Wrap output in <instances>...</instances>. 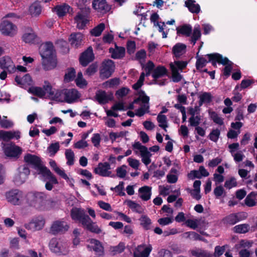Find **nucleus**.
<instances>
[{
    "label": "nucleus",
    "mask_w": 257,
    "mask_h": 257,
    "mask_svg": "<svg viewBox=\"0 0 257 257\" xmlns=\"http://www.w3.org/2000/svg\"><path fill=\"white\" fill-rule=\"evenodd\" d=\"M40 53L45 69H52L56 66L55 51L52 43L47 42L42 44L40 47Z\"/></svg>",
    "instance_id": "1"
},
{
    "label": "nucleus",
    "mask_w": 257,
    "mask_h": 257,
    "mask_svg": "<svg viewBox=\"0 0 257 257\" xmlns=\"http://www.w3.org/2000/svg\"><path fill=\"white\" fill-rule=\"evenodd\" d=\"M24 159L26 163L32 166L33 168L37 170L39 174L49 177L52 181L56 182L55 176L49 169L42 165V161L39 157L34 155L28 154L25 156Z\"/></svg>",
    "instance_id": "2"
},
{
    "label": "nucleus",
    "mask_w": 257,
    "mask_h": 257,
    "mask_svg": "<svg viewBox=\"0 0 257 257\" xmlns=\"http://www.w3.org/2000/svg\"><path fill=\"white\" fill-rule=\"evenodd\" d=\"M26 198L27 203L37 209H43L46 205V195L43 192H29Z\"/></svg>",
    "instance_id": "3"
},
{
    "label": "nucleus",
    "mask_w": 257,
    "mask_h": 257,
    "mask_svg": "<svg viewBox=\"0 0 257 257\" xmlns=\"http://www.w3.org/2000/svg\"><path fill=\"white\" fill-rule=\"evenodd\" d=\"M167 75L168 70L164 66L160 65L157 66L152 73L153 80L151 84H157L160 86L165 85L167 82V80L163 78L167 76Z\"/></svg>",
    "instance_id": "4"
},
{
    "label": "nucleus",
    "mask_w": 257,
    "mask_h": 257,
    "mask_svg": "<svg viewBox=\"0 0 257 257\" xmlns=\"http://www.w3.org/2000/svg\"><path fill=\"white\" fill-rule=\"evenodd\" d=\"M90 12V9L89 7L85 6L80 8V11L77 13L74 18L77 28L79 29L84 28L89 22Z\"/></svg>",
    "instance_id": "5"
},
{
    "label": "nucleus",
    "mask_w": 257,
    "mask_h": 257,
    "mask_svg": "<svg viewBox=\"0 0 257 257\" xmlns=\"http://www.w3.org/2000/svg\"><path fill=\"white\" fill-rule=\"evenodd\" d=\"M69 223L63 219L53 221L50 228L49 233L52 235L63 234L68 231Z\"/></svg>",
    "instance_id": "6"
},
{
    "label": "nucleus",
    "mask_w": 257,
    "mask_h": 257,
    "mask_svg": "<svg viewBox=\"0 0 257 257\" xmlns=\"http://www.w3.org/2000/svg\"><path fill=\"white\" fill-rule=\"evenodd\" d=\"M59 93L60 99L58 100H62L63 99L68 103L75 102L80 97L78 91L75 89H65L60 90Z\"/></svg>",
    "instance_id": "7"
},
{
    "label": "nucleus",
    "mask_w": 257,
    "mask_h": 257,
    "mask_svg": "<svg viewBox=\"0 0 257 257\" xmlns=\"http://www.w3.org/2000/svg\"><path fill=\"white\" fill-rule=\"evenodd\" d=\"M6 196L8 201L15 205L21 204L24 198L23 192L18 189L10 190L6 193Z\"/></svg>",
    "instance_id": "8"
},
{
    "label": "nucleus",
    "mask_w": 257,
    "mask_h": 257,
    "mask_svg": "<svg viewBox=\"0 0 257 257\" xmlns=\"http://www.w3.org/2000/svg\"><path fill=\"white\" fill-rule=\"evenodd\" d=\"M4 152L7 157L17 159L21 155L22 149L14 143H11L4 145Z\"/></svg>",
    "instance_id": "9"
},
{
    "label": "nucleus",
    "mask_w": 257,
    "mask_h": 257,
    "mask_svg": "<svg viewBox=\"0 0 257 257\" xmlns=\"http://www.w3.org/2000/svg\"><path fill=\"white\" fill-rule=\"evenodd\" d=\"M114 63L112 60H105L103 61L100 69V77L103 79L108 78L114 72Z\"/></svg>",
    "instance_id": "10"
},
{
    "label": "nucleus",
    "mask_w": 257,
    "mask_h": 257,
    "mask_svg": "<svg viewBox=\"0 0 257 257\" xmlns=\"http://www.w3.org/2000/svg\"><path fill=\"white\" fill-rule=\"evenodd\" d=\"M30 173V170L26 165L19 167L18 169V172L14 177L15 182L18 185L23 184L27 179Z\"/></svg>",
    "instance_id": "11"
},
{
    "label": "nucleus",
    "mask_w": 257,
    "mask_h": 257,
    "mask_svg": "<svg viewBox=\"0 0 257 257\" xmlns=\"http://www.w3.org/2000/svg\"><path fill=\"white\" fill-rule=\"evenodd\" d=\"M72 219L75 221H79L82 225L89 216L86 214L84 209L81 208L73 207L70 212Z\"/></svg>",
    "instance_id": "12"
},
{
    "label": "nucleus",
    "mask_w": 257,
    "mask_h": 257,
    "mask_svg": "<svg viewBox=\"0 0 257 257\" xmlns=\"http://www.w3.org/2000/svg\"><path fill=\"white\" fill-rule=\"evenodd\" d=\"M49 248L52 252L55 253H63L66 250V244L60 239L53 238L49 242Z\"/></svg>",
    "instance_id": "13"
},
{
    "label": "nucleus",
    "mask_w": 257,
    "mask_h": 257,
    "mask_svg": "<svg viewBox=\"0 0 257 257\" xmlns=\"http://www.w3.org/2000/svg\"><path fill=\"white\" fill-rule=\"evenodd\" d=\"M1 33L6 36H13L16 34L17 27L11 22L4 20L0 25Z\"/></svg>",
    "instance_id": "14"
},
{
    "label": "nucleus",
    "mask_w": 257,
    "mask_h": 257,
    "mask_svg": "<svg viewBox=\"0 0 257 257\" xmlns=\"http://www.w3.org/2000/svg\"><path fill=\"white\" fill-rule=\"evenodd\" d=\"M149 100V97L145 94V92L143 90H140L139 92V97L134 100V103H138L141 101L142 103L140 108L149 112L150 108Z\"/></svg>",
    "instance_id": "15"
},
{
    "label": "nucleus",
    "mask_w": 257,
    "mask_h": 257,
    "mask_svg": "<svg viewBox=\"0 0 257 257\" xmlns=\"http://www.w3.org/2000/svg\"><path fill=\"white\" fill-rule=\"evenodd\" d=\"M0 67L4 70H7L10 73L15 72L16 68L12 60L8 56H4L0 58Z\"/></svg>",
    "instance_id": "16"
},
{
    "label": "nucleus",
    "mask_w": 257,
    "mask_h": 257,
    "mask_svg": "<svg viewBox=\"0 0 257 257\" xmlns=\"http://www.w3.org/2000/svg\"><path fill=\"white\" fill-rule=\"evenodd\" d=\"M110 169V165L108 163H99L94 168V172L102 177H108L111 174V171H109Z\"/></svg>",
    "instance_id": "17"
},
{
    "label": "nucleus",
    "mask_w": 257,
    "mask_h": 257,
    "mask_svg": "<svg viewBox=\"0 0 257 257\" xmlns=\"http://www.w3.org/2000/svg\"><path fill=\"white\" fill-rule=\"evenodd\" d=\"M206 56L208 58V61L212 63V65L216 67V63L221 64L222 65H226L229 61L227 58H223L222 56L219 53H213L207 54Z\"/></svg>",
    "instance_id": "18"
},
{
    "label": "nucleus",
    "mask_w": 257,
    "mask_h": 257,
    "mask_svg": "<svg viewBox=\"0 0 257 257\" xmlns=\"http://www.w3.org/2000/svg\"><path fill=\"white\" fill-rule=\"evenodd\" d=\"M88 242L87 247L89 250H93L97 255L101 256L103 255V247L99 240L95 239H91L88 241Z\"/></svg>",
    "instance_id": "19"
},
{
    "label": "nucleus",
    "mask_w": 257,
    "mask_h": 257,
    "mask_svg": "<svg viewBox=\"0 0 257 257\" xmlns=\"http://www.w3.org/2000/svg\"><path fill=\"white\" fill-rule=\"evenodd\" d=\"M94 55L91 47H89L87 49L82 53L80 58V63L83 66H86L88 63L92 61L94 59Z\"/></svg>",
    "instance_id": "20"
},
{
    "label": "nucleus",
    "mask_w": 257,
    "mask_h": 257,
    "mask_svg": "<svg viewBox=\"0 0 257 257\" xmlns=\"http://www.w3.org/2000/svg\"><path fill=\"white\" fill-rule=\"evenodd\" d=\"M42 88L45 91L46 94H48L49 98L54 100H58L60 99V90L54 91L51 84L47 81H44V84Z\"/></svg>",
    "instance_id": "21"
},
{
    "label": "nucleus",
    "mask_w": 257,
    "mask_h": 257,
    "mask_svg": "<svg viewBox=\"0 0 257 257\" xmlns=\"http://www.w3.org/2000/svg\"><path fill=\"white\" fill-rule=\"evenodd\" d=\"M21 137V132L19 131H0V140L8 142L11 139H20Z\"/></svg>",
    "instance_id": "22"
},
{
    "label": "nucleus",
    "mask_w": 257,
    "mask_h": 257,
    "mask_svg": "<svg viewBox=\"0 0 257 257\" xmlns=\"http://www.w3.org/2000/svg\"><path fill=\"white\" fill-rule=\"evenodd\" d=\"M82 226L84 229L94 233L99 234L102 232L100 227L97 225L96 222H93L90 217Z\"/></svg>",
    "instance_id": "23"
},
{
    "label": "nucleus",
    "mask_w": 257,
    "mask_h": 257,
    "mask_svg": "<svg viewBox=\"0 0 257 257\" xmlns=\"http://www.w3.org/2000/svg\"><path fill=\"white\" fill-rule=\"evenodd\" d=\"M242 219L241 213H231L224 217L222 222L225 225H233Z\"/></svg>",
    "instance_id": "24"
},
{
    "label": "nucleus",
    "mask_w": 257,
    "mask_h": 257,
    "mask_svg": "<svg viewBox=\"0 0 257 257\" xmlns=\"http://www.w3.org/2000/svg\"><path fill=\"white\" fill-rule=\"evenodd\" d=\"M109 52L111 54V57L114 59H120L125 56V50L123 47H119L115 44V48H110Z\"/></svg>",
    "instance_id": "25"
},
{
    "label": "nucleus",
    "mask_w": 257,
    "mask_h": 257,
    "mask_svg": "<svg viewBox=\"0 0 257 257\" xmlns=\"http://www.w3.org/2000/svg\"><path fill=\"white\" fill-rule=\"evenodd\" d=\"M92 7L95 10L101 13H105L109 11L110 9L105 0H93Z\"/></svg>",
    "instance_id": "26"
},
{
    "label": "nucleus",
    "mask_w": 257,
    "mask_h": 257,
    "mask_svg": "<svg viewBox=\"0 0 257 257\" xmlns=\"http://www.w3.org/2000/svg\"><path fill=\"white\" fill-rule=\"evenodd\" d=\"M152 249L151 245L147 247L144 245H139L134 252V257H148Z\"/></svg>",
    "instance_id": "27"
},
{
    "label": "nucleus",
    "mask_w": 257,
    "mask_h": 257,
    "mask_svg": "<svg viewBox=\"0 0 257 257\" xmlns=\"http://www.w3.org/2000/svg\"><path fill=\"white\" fill-rule=\"evenodd\" d=\"M112 95L108 94L105 91L99 90L96 93L95 98L100 104H105L112 98Z\"/></svg>",
    "instance_id": "28"
},
{
    "label": "nucleus",
    "mask_w": 257,
    "mask_h": 257,
    "mask_svg": "<svg viewBox=\"0 0 257 257\" xmlns=\"http://www.w3.org/2000/svg\"><path fill=\"white\" fill-rule=\"evenodd\" d=\"M83 35L80 33H74L71 34L69 38V41L71 46L78 47L82 45L83 39Z\"/></svg>",
    "instance_id": "29"
},
{
    "label": "nucleus",
    "mask_w": 257,
    "mask_h": 257,
    "mask_svg": "<svg viewBox=\"0 0 257 257\" xmlns=\"http://www.w3.org/2000/svg\"><path fill=\"white\" fill-rule=\"evenodd\" d=\"M15 81L18 85L21 87L31 85L32 84V79L29 74H26L23 77L18 75L16 76L15 77Z\"/></svg>",
    "instance_id": "30"
},
{
    "label": "nucleus",
    "mask_w": 257,
    "mask_h": 257,
    "mask_svg": "<svg viewBox=\"0 0 257 257\" xmlns=\"http://www.w3.org/2000/svg\"><path fill=\"white\" fill-rule=\"evenodd\" d=\"M186 51V45L183 43H178L172 48V53L176 58H179L184 54Z\"/></svg>",
    "instance_id": "31"
},
{
    "label": "nucleus",
    "mask_w": 257,
    "mask_h": 257,
    "mask_svg": "<svg viewBox=\"0 0 257 257\" xmlns=\"http://www.w3.org/2000/svg\"><path fill=\"white\" fill-rule=\"evenodd\" d=\"M152 188L145 186L139 189V197L144 201H148L151 198Z\"/></svg>",
    "instance_id": "32"
},
{
    "label": "nucleus",
    "mask_w": 257,
    "mask_h": 257,
    "mask_svg": "<svg viewBox=\"0 0 257 257\" xmlns=\"http://www.w3.org/2000/svg\"><path fill=\"white\" fill-rule=\"evenodd\" d=\"M177 34L185 37H190L192 32V27L190 25L185 24L176 28Z\"/></svg>",
    "instance_id": "33"
},
{
    "label": "nucleus",
    "mask_w": 257,
    "mask_h": 257,
    "mask_svg": "<svg viewBox=\"0 0 257 257\" xmlns=\"http://www.w3.org/2000/svg\"><path fill=\"white\" fill-rule=\"evenodd\" d=\"M45 223L44 219L42 217H39L33 219L30 222V227L36 230H40L42 229Z\"/></svg>",
    "instance_id": "34"
},
{
    "label": "nucleus",
    "mask_w": 257,
    "mask_h": 257,
    "mask_svg": "<svg viewBox=\"0 0 257 257\" xmlns=\"http://www.w3.org/2000/svg\"><path fill=\"white\" fill-rule=\"evenodd\" d=\"M185 6L188 8L189 11L192 13L198 14L200 12V6L198 4H196L195 0L186 1Z\"/></svg>",
    "instance_id": "35"
},
{
    "label": "nucleus",
    "mask_w": 257,
    "mask_h": 257,
    "mask_svg": "<svg viewBox=\"0 0 257 257\" xmlns=\"http://www.w3.org/2000/svg\"><path fill=\"white\" fill-rule=\"evenodd\" d=\"M37 38V35L31 28H28V31L23 36V41L27 43H33Z\"/></svg>",
    "instance_id": "36"
},
{
    "label": "nucleus",
    "mask_w": 257,
    "mask_h": 257,
    "mask_svg": "<svg viewBox=\"0 0 257 257\" xmlns=\"http://www.w3.org/2000/svg\"><path fill=\"white\" fill-rule=\"evenodd\" d=\"M125 203L134 212L141 214L144 211L142 206L139 204L137 203L135 201H132L131 200H126Z\"/></svg>",
    "instance_id": "37"
},
{
    "label": "nucleus",
    "mask_w": 257,
    "mask_h": 257,
    "mask_svg": "<svg viewBox=\"0 0 257 257\" xmlns=\"http://www.w3.org/2000/svg\"><path fill=\"white\" fill-rule=\"evenodd\" d=\"M191 254L195 257H214L213 254L207 250L200 248L192 250L191 251Z\"/></svg>",
    "instance_id": "38"
},
{
    "label": "nucleus",
    "mask_w": 257,
    "mask_h": 257,
    "mask_svg": "<svg viewBox=\"0 0 257 257\" xmlns=\"http://www.w3.org/2000/svg\"><path fill=\"white\" fill-rule=\"evenodd\" d=\"M57 14L59 17H62L67 13H70V10L72 11L69 6L64 4L62 6H57L55 8Z\"/></svg>",
    "instance_id": "39"
},
{
    "label": "nucleus",
    "mask_w": 257,
    "mask_h": 257,
    "mask_svg": "<svg viewBox=\"0 0 257 257\" xmlns=\"http://www.w3.org/2000/svg\"><path fill=\"white\" fill-rule=\"evenodd\" d=\"M42 11V7L39 2H35L30 7V12L33 16H39Z\"/></svg>",
    "instance_id": "40"
},
{
    "label": "nucleus",
    "mask_w": 257,
    "mask_h": 257,
    "mask_svg": "<svg viewBox=\"0 0 257 257\" xmlns=\"http://www.w3.org/2000/svg\"><path fill=\"white\" fill-rule=\"evenodd\" d=\"M29 92L40 98L44 97L46 95L45 91L40 87H31L29 88Z\"/></svg>",
    "instance_id": "41"
},
{
    "label": "nucleus",
    "mask_w": 257,
    "mask_h": 257,
    "mask_svg": "<svg viewBox=\"0 0 257 257\" xmlns=\"http://www.w3.org/2000/svg\"><path fill=\"white\" fill-rule=\"evenodd\" d=\"M256 196H257V193L251 192L245 198L244 200L245 204L249 207L255 206L256 204V202L255 201V197Z\"/></svg>",
    "instance_id": "42"
},
{
    "label": "nucleus",
    "mask_w": 257,
    "mask_h": 257,
    "mask_svg": "<svg viewBox=\"0 0 257 257\" xmlns=\"http://www.w3.org/2000/svg\"><path fill=\"white\" fill-rule=\"evenodd\" d=\"M170 67L172 73V80L174 82L180 81L182 78V75L179 73V71L176 66L173 64H170Z\"/></svg>",
    "instance_id": "43"
},
{
    "label": "nucleus",
    "mask_w": 257,
    "mask_h": 257,
    "mask_svg": "<svg viewBox=\"0 0 257 257\" xmlns=\"http://www.w3.org/2000/svg\"><path fill=\"white\" fill-rule=\"evenodd\" d=\"M249 225L248 224H241L235 226L233 228L234 232L237 233H245L248 231Z\"/></svg>",
    "instance_id": "44"
},
{
    "label": "nucleus",
    "mask_w": 257,
    "mask_h": 257,
    "mask_svg": "<svg viewBox=\"0 0 257 257\" xmlns=\"http://www.w3.org/2000/svg\"><path fill=\"white\" fill-rule=\"evenodd\" d=\"M124 248V244L123 242H120L117 245L110 246L109 251L112 255H115L122 252Z\"/></svg>",
    "instance_id": "45"
},
{
    "label": "nucleus",
    "mask_w": 257,
    "mask_h": 257,
    "mask_svg": "<svg viewBox=\"0 0 257 257\" xmlns=\"http://www.w3.org/2000/svg\"><path fill=\"white\" fill-rule=\"evenodd\" d=\"M60 145L58 142L52 143L47 148V151L50 154V156H54L59 150Z\"/></svg>",
    "instance_id": "46"
},
{
    "label": "nucleus",
    "mask_w": 257,
    "mask_h": 257,
    "mask_svg": "<svg viewBox=\"0 0 257 257\" xmlns=\"http://www.w3.org/2000/svg\"><path fill=\"white\" fill-rule=\"evenodd\" d=\"M66 158L67 160V164L72 166L74 162V153L71 149H67L65 153Z\"/></svg>",
    "instance_id": "47"
},
{
    "label": "nucleus",
    "mask_w": 257,
    "mask_h": 257,
    "mask_svg": "<svg viewBox=\"0 0 257 257\" xmlns=\"http://www.w3.org/2000/svg\"><path fill=\"white\" fill-rule=\"evenodd\" d=\"M184 236L186 238H188L194 240H203V237L194 231H188L184 233Z\"/></svg>",
    "instance_id": "48"
},
{
    "label": "nucleus",
    "mask_w": 257,
    "mask_h": 257,
    "mask_svg": "<svg viewBox=\"0 0 257 257\" xmlns=\"http://www.w3.org/2000/svg\"><path fill=\"white\" fill-rule=\"evenodd\" d=\"M104 28L105 25L103 23H100L91 30V34L92 36L98 37L101 34Z\"/></svg>",
    "instance_id": "49"
},
{
    "label": "nucleus",
    "mask_w": 257,
    "mask_h": 257,
    "mask_svg": "<svg viewBox=\"0 0 257 257\" xmlns=\"http://www.w3.org/2000/svg\"><path fill=\"white\" fill-rule=\"evenodd\" d=\"M213 193L217 199H219L221 197H223L226 195V192L223 187L221 185L218 186L214 188Z\"/></svg>",
    "instance_id": "50"
},
{
    "label": "nucleus",
    "mask_w": 257,
    "mask_h": 257,
    "mask_svg": "<svg viewBox=\"0 0 257 257\" xmlns=\"http://www.w3.org/2000/svg\"><path fill=\"white\" fill-rule=\"evenodd\" d=\"M75 82L77 86L80 88H83L87 85V82L83 78V75L81 72L78 73L77 78L75 79Z\"/></svg>",
    "instance_id": "51"
},
{
    "label": "nucleus",
    "mask_w": 257,
    "mask_h": 257,
    "mask_svg": "<svg viewBox=\"0 0 257 257\" xmlns=\"http://www.w3.org/2000/svg\"><path fill=\"white\" fill-rule=\"evenodd\" d=\"M75 75L76 72L74 68H71L69 69L64 76L65 81L68 82L72 81L75 78Z\"/></svg>",
    "instance_id": "52"
},
{
    "label": "nucleus",
    "mask_w": 257,
    "mask_h": 257,
    "mask_svg": "<svg viewBox=\"0 0 257 257\" xmlns=\"http://www.w3.org/2000/svg\"><path fill=\"white\" fill-rule=\"evenodd\" d=\"M41 175L43 177V179L44 181H46V180H48V181H47L45 184V188L47 190H49V191L51 190L53 188V184H57L58 183L56 177H55V179L56 180V182L55 183V182L52 181L51 179H50L49 177H47L44 175Z\"/></svg>",
    "instance_id": "53"
},
{
    "label": "nucleus",
    "mask_w": 257,
    "mask_h": 257,
    "mask_svg": "<svg viewBox=\"0 0 257 257\" xmlns=\"http://www.w3.org/2000/svg\"><path fill=\"white\" fill-rule=\"evenodd\" d=\"M140 220L141 225L145 229L147 230L150 229V225L152 222L151 219L145 215L142 216Z\"/></svg>",
    "instance_id": "54"
},
{
    "label": "nucleus",
    "mask_w": 257,
    "mask_h": 257,
    "mask_svg": "<svg viewBox=\"0 0 257 257\" xmlns=\"http://www.w3.org/2000/svg\"><path fill=\"white\" fill-rule=\"evenodd\" d=\"M141 155L142 157V162L146 166L148 165L151 162L150 157H151L152 155L150 152L147 149Z\"/></svg>",
    "instance_id": "55"
},
{
    "label": "nucleus",
    "mask_w": 257,
    "mask_h": 257,
    "mask_svg": "<svg viewBox=\"0 0 257 257\" xmlns=\"http://www.w3.org/2000/svg\"><path fill=\"white\" fill-rule=\"evenodd\" d=\"M201 37V32L199 28H194L191 37V41L193 45L195 44L196 41L199 40Z\"/></svg>",
    "instance_id": "56"
},
{
    "label": "nucleus",
    "mask_w": 257,
    "mask_h": 257,
    "mask_svg": "<svg viewBox=\"0 0 257 257\" xmlns=\"http://www.w3.org/2000/svg\"><path fill=\"white\" fill-rule=\"evenodd\" d=\"M57 44L61 49L62 52L63 53H67L69 51V48L66 41L63 40H59L57 41Z\"/></svg>",
    "instance_id": "57"
},
{
    "label": "nucleus",
    "mask_w": 257,
    "mask_h": 257,
    "mask_svg": "<svg viewBox=\"0 0 257 257\" xmlns=\"http://www.w3.org/2000/svg\"><path fill=\"white\" fill-rule=\"evenodd\" d=\"M209 114L211 118L215 123L219 125H222L223 124L224 122L223 119L219 116L216 112L212 111L209 112Z\"/></svg>",
    "instance_id": "58"
},
{
    "label": "nucleus",
    "mask_w": 257,
    "mask_h": 257,
    "mask_svg": "<svg viewBox=\"0 0 257 257\" xmlns=\"http://www.w3.org/2000/svg\"><path fill=\"white\" fill-rule=\"evenodd\" d=\"M207 62V60L203 57L198 58L196 62V69L200 71H202L201 69L206 66Z\"/></svg>",
    "instance_id": "59"
},
{
    "label": "nucleus",
    "mask_w": 257,
    "mask_h": 257,
    "mask_svg": "<svg viewBox=\"0 0 257 257\" xmlns=\"http://www.w3.org/2000/svg\"><path fill=\"white\" fill-rule=\"evenodd\" d=\"M199 98L200 105L203 103H209L211 101V95L208 92L203 93Z\"/></svg>",
    "instance_id": "60"
},
{
    "label": "nucleus",
    "mask_w": 257,
    "mask_h": 257,
    "mask_svg": "<svg viewBox=\"0 0 257 257\" xmlns=\"http://www.w3.org/2000/svg\"><path fill=\"white\" fill-rule=\"evenodd\" d=\"M220 132L218 129L213 130L209 135L210 140L214 142H216L219 137Z\"/></svg>",
    "instance_id": "61"
},
{
    "label": "nucleus",
    "mask_w": 257,
    "mask_h": 257,
    "mask_svg": "<svg viewBox=\"0 0 257 257\" xmlns=\"http://www.w3.org/2000/svg\"><path fill=\"white\" fill-rule=\"evenodd\" d=\"M145 74L142 72L141 74L140 78L137 82L133 85V88L135 90L139 89L143 85L145 80Z\"/></svg>",
    "instance_id": "62"
},
{
    "label": "nucleus",
    "mask_w": 257,
    "mask_h": 257,
    "mask_svg": "<svg viewBox=\"0 0 257 257\" xmlns=\"http://www.w3.org/2000/svg\"><path fill=\"white\" fill-rule=\"evenodd\" d=\"M201 118L200 116L196 115L195 116H191L189 119L190 125L191 126H198L200 123Z\"/></svg>",
    "instance_id": "63"
},
{
    "label": "nucleus",
    "mask_w": 257,
    "mask_h": 257,
    "mask_svg": "<svg viewBox=\"0 0 257 257\" xmlns=\"http://www.w3.org/2000/svg\"><path fill=\"white\" fill-rule=\"evenodd\" d=\"M126 168L125 165L118 167L116 170L117 176L121 178H124L126 174Z\"/></svg>",
    "instance_id": "64"
}]
</instances>
